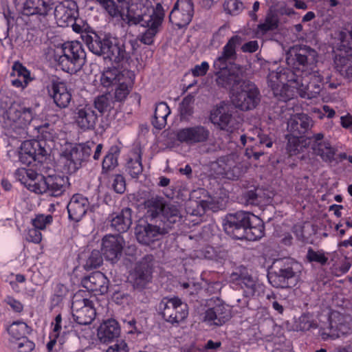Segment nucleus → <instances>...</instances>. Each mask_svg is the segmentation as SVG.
<instances>
[{
	"mask_svg": "<svg viewBox=\"0 0 352 352\" xmlns=\"http://www.w3.org/2000/svg\"><path fill=\"white\" fill-rule=\"evenodd\" d=\"M147 221L138 224L135 227V236L138 241L144 245H150L159 239L160 236L168 233V228L162 226L161 223L157 224V221Z\"/></svg>",
	"mask_w": 352,
	"mask_h": 352,
	"instance_id": "obj_19",
	"label": "nucleus"
},
{
	"mask_svg": "<svg viewBox=\"0 0 352 352\" xmlns=\"http://www.w3.org/2000/svg\"><path fill=\"white\" fill-rule=\"evenodd\" d=\"M278 24L279 19L277 14L270 10L265 16L264 22L258 25L257 33L264 35L268 32L276 30Z\"/></svg>",
	"mask_w": 352,
	"mask_h": 352,
	"instance_id": "obj_42",
	"label": "nucleus"
},
{
	"mask_svg": "<svg viewBox=\"0 0 352 352\" xmlns=\"http://www.w3.org/2000/svg\"><path fill=\"white\" fill-rule=\"evenodd\" d=\"M132 87L118 85L115 90V99L118 102H122L126 99Z\"/></svg>",
	"mask_w": 352,
	"mask_h": 352,
	"instance_id": "obj_59",
	"label": "nucleus"
},
{
	"mask_svg": "<svg viewBox=\"0 0 352 352\" xmlns=\"http://www.w3.org/2000/svg\"><path fill=\"white\" fill-rule=\"evenodd\" d=\"M307 258L309 262H316L321 265H324L328 261V258L321 251H314L311 248L308 249Z\"/></svg>",
	"mask_w": 352,
	"mask_h": 352,
	"instance_id": "obj_55",
	"label": "nucleus"
},
{
	"mask_svg": "<svg viewBox=\"0 0 352 352\" xmlns=\"http://www.w3.org/2000/svg\"><path fill=\"white\" fill-rule=\"evenodd\" d=\"M314 125L312 119L305 113L294 115L287 122V130L295 138H302Z\"/></svg>",
	"mask_w": 352,
	"mask_h": 352,
	"instance_id": "obj_29",
	"label": "nucleus"
},
{
	"mask_svg": "<svg viewBox=\"0 0 352 352\" xmlns=\"http://www.w3.org/2000/svg\"><path fill=\"white\" fill-rule=\"evenodd\" d=\"M242 42L243 38L240 36H232L213 64L217 76L216 84L220 87L230 89L232 94L239 89L243 82L247 80L243 76V67L234 63L237 58L236 49Z\"/></svg>",
	"mask_w": 352,
	"mask_h": 352,
	"instance_id": "obj_1",
	"label": "nucleus"
},
{
	"mask_svg": "<svg viewBox=\"0 0 352 352\" xmlns=\"http://www.w3.org/2000/svg\"><path fill=\"white\" fill-rule=\"evenodd\" d=\"M94 104V107L101 113L109 111L113 108V101L109 93L97 96Z\"/></svg>",
	"mask_w": 352,
	"mask_h": 352,
	"instance_id": "obj_46",
	"label": "nucleus"
},
{
	"mask_svg": "<svg viewBox=\"0 0 352 352\" xmlns=\"http://www.w3.org/2000/svg\"><path fill=\"white\" fill-rule=\"evenodd\" d=\"M243 239L256 241L261 239L265 234V226L262 220L256 217V220H251V226L247 228Z\"/></svg>",
	"mask_w": 352,
	"mask_h": 352,
	"instance_id": "obj_41",
	"label": "nucleus"
},
{
	"mask_svg": "<svg viewBox=\"0 0 352 352\" xmlns=\"http://www.w3.org/2000/svg\"><path fill=\"white\" fill-rule=\"evenodd\" d=\"M234 109L231 104L221 101L212 107L209 120L221 130L232 132L236 127L237 121L233 116Z\"/></svg>",
	"mask_w": 352,
	"mask_h": 352,
	"instance_id": "obj_15",
	"label": "nucleus"
},
{
	"mask_svg": "<svg viewBox=\"0 0 352 352\" xmlns=\"http://www.w3.org/2000/svg\"><path fill=\"white\" fill-rule=\"evenodd\" d=\"M202 322L212 328L223 326L232 318V311L228 305L219 298H211L203 313Z\"/></svg>",
	"mask_w": 352,
	"mask_h": 352,
	"instance_id": "obj_11",
	"label": "nucleus"
},
{
	"mask_svg": "<svg viewBox=\"0 0 352 352\" xmlns=\"http://www.w3.org/2000/svg\"><path fill=\"white\" fill-rule=\"evenodd\" d=\"M82 41L93 54L116 63H128L131 58L133 47L120 41L117 38L95 32H85Z\"/></svg>",
	"mask_w": 352,
	"mask_h": 352,
	"instance_id": "obj_2",
	"label": "nucleus"
},
{
	"mask_svg": "<svg viewBox=\"0 0 352 352\" xmlns=\"http://www.w3.org/2000/svg\"><path fill=\"white\" fill-rule=\"evenodd\" d=\"M53 8L51 0H25L21 13L30 17L32 28L43 30L47 26V16Z\"/></svg>",
	"mask_w": 352,
	"mask_h": 352,
	"instance_id": "obj_7",
	"label": "nucleus"
},
{
	"mask_svg": "<svg viewBox=\"0 0 352 352\" xmlns=\"http://www.w3.org/2000/svg\"><path fill=\"white\" fill-rule=\"evenodd\" d=\"M153 261V255L146 254L136 264L131 274V282L135 289L142 290L151 281Z\"/></svg>",
	"mask_w": 352,
	"mask_h": 352,
	"instance_id": "obj_17",
	"label": "nucleus"
},
{
	"mask_svg": "<svg viewBox=\"0 0 352 352\" xmlns=\"http://www.w3.org/2000/svg\"><path fill=\"white\" fill-rule=\"evenodd\" d=\"M107 352H129V347L124 340H120L109 346Z\"/></svg>",
	"mask_w": 352,
	"mask_h": 352,
	"instance_id": "obj_64",
	"label": "nucleus"
},
{
	"mask_svg": "<svg viewBox=\"0 0 352 352\" xmlns=\"http://www.w3.org/2000/svg\"><path fill=\"white\" fill-rule=\"evenodd\" d=\"M256 216L243 210L228 214L224 219L223 229L227 234L236 239H243L245 230L251 226V220Z\"/></svg>",
	"mask_w": 352,
	"mask_h": 352,
	"instance_id": "obj_13",
	"label": "nucleus"
},
{
	"mask_svg": "<svg viewBox=\"0 0 352 352\" xmlns=\"http://www.w3.org/2000/svg\"><path fill=\"white\" fill-rule=\"evenodd\" d=\"M50 96L53 98L56 105L60 109L66 108L72 101V94L66 84L58 80H52L47 87Z\"/></svg>",
	"mask_w": 352,
	"mask_h": 352,
	"instance_id": "obj_28",
	"label": "nucleus"
},
{
	"mask_svg": "<svg viewBox=\"0 0 352 352\" xmlns=\"http://www.w3.org/2000/svg\"><path fill=\"white\" fill-rule=\"evenodd\" d=\"M82 286L87 289L104 294L108 292L109 280L101 272H95L82 280Z\"/></svg>",
	"mask_w": 352,
	"mask_h": 352,
	"instance_id": "obj_32",
	"label": "nucleus"
},
{
	"mask_svg": "<svg viewBox=\"0 0 352 352\" xmlns=\"http://www.w3.org/2000/svg\"><path fill=\"white\" fill-rule=\"evenodd\" d=\"M112 19H122L129 26L143 20L148 0H95Z\"/></svg>",
	"mask_w": 352,
	"mask_h": 352,
	"instance_id": "obj_3",
	"label": "nucleus"
},
{
	"mask_svg": "<svg viewBox=\"0 0 352 352\" xmlns=\"http://www.w3.org/2000/svg\"><path fill=\"white\" fill-rule=\"evenodd\" d=\"M231 101L236 108L241 111L252 110L261 102L260 91L254 83L247 80L239 89L233 92Z\"/></svg>",
	"mask_w": 352,
	"mask_h": 352,
	"instance_id": "obj_8",
	"label": "nucleus"
},
{
	"mask_svg": "<svg viewBox=\"0 0 352 352\" xmlns=\"http://www.w3.org/2000/svg\"><path fill=\"white\" fill-rule=\"evenodd\" d=\"M55 60L62 70L75 74L80 71L86 62V52L78 41H69L62 44L60 54Z\"/></svg>",
	"mask_w": 352,
	"mask_h": 352,
	"instance_id": "obj_6",
	"label": "nucleus"
},
{
	"mask_svg": "<svg viewBox=\"0 0 352 352\" xmlns=\"http://www.w3.org/2000/svg\"><path fill=\"white\" fill-rule=\"evenodd\" d=\"M230 278L232 281L238 283L242 287H244L245 288V291L248 295H254L257 287L259 286L256 280L248 272V269L243 266L237 267L235 271L230 274Z\"/></svg>",
	"mask_w": 352,
	"mask_h": 352,
	"instance_id": "obj_31",
	"label": "nucleus"
},
{
	"mask_svg": "<svg viewBox=\"0 0 352 352\" xmlns=\"http://www.w3.org/2000/svg\"><path fill=\"white\" fill-rule=\"evenodd\" d=\"M10 18L5 12L0 14V41L8 36Z\"/></svg>",
	"mask_w": 352,
	"mask_h": 352,
	"instance_id": "obj_56",
	"label": "nucleus"
},
{
	"mask_svg": "<svg viewBox=\"0 0 352 352\" xmlns=\"http://www.w3.org/2000/svg\"><path fill=\"white\" fill-rule=\"evenodd\" d=\"M212 204L207 200L190 201L187 207V212L194 216H202L206 210L211 209Z\"/></svg>",
	"mask_w": 352,
	"mask_h": 352,
	"instance_id": "obj_43",
	"label": "nucleus"
},
{
	"mask_svg": "<svg viewBox=\"0 0 352 352\" xmlns=\"http://www.w3.org/2000/svg\"><path fill=\"white\" fill-rule=\"evenodd\" d=\"M267 275L270 283L276 288L287 289L296 286L300 278V265L291 259L277 260Z\"/></svg>",
	"mask_w": 352,
	"mask_h": 352,
	"instance_id": "obj_5",
	"label": "nucleus"
},
{
	"mask_svg": "<svg viewBox=\"0 0 352 352\" xmlns=\"http://www.w3.org/2000/svg\"><path fill=\"white\" fill-rule=\"evenodd\" d=\"M111 228L119 233L126 232L132 224V210L124 208L119 212H113L109 217Z\"/></svg>",
	"mask_w": 352,
	"mask_h": 352,
	"instance_id": "obj_33",
	"label": "nucleus"
},
{
	"mask_svg": "<svg viewBox=\"0 0 352 352\" xmlns=\"http://www.w3.org/2000/svg\"><path fill=\"white\" fill-rule=\"evenodd\" d=\"M12 71L10 76L23 78L25 81V85H27L29 81L32 80L30 78V72L19 62H15L12 65Z\"/></svg>",
	"mask_w": 352,
	"mask_h": 352,
	"instance_id": "obj_50",
	"label": "nucleus"
},
{
	"mask_svg": "<svg viewBox=\"0 0 352 352\" xmlns=\"http://www.w3.org/2000/svg\"><path fill=\"white\" fill-rule=\"evenodd\" d=\"M120 335V327L115 319H109L104 321L98 329V337L102 343H109L114 341Z\"/></svg>",
	"mask_w": 352,
	"mask_h": 352,
	"instance_id": "obj_35",
	"label": "nucleus"
},
{
	"mask_svg": "<svg viewBox=\"0 0 352 352\" xmlns=\"http://www.w3.org/2000/svg\"><path fill=\"white\" fill-rule=\"evenodd\" d=\"M33 119L31 108H21L18 104L11 105L8 109L0 107V126L6 135L12 138H25L26 127Z\"/></svg>",
	"mask_w": 352,
	"mask_h": 352,
	"instance_id": "obj_4",
	"label": "nucleus"
},
{
	"mask_svg": "<svg viewBox=\"0 0 352 352\" xmlns=\"http://www.w3.org/2000/svg\"><path fill=\"white\" fill-rule=\"evenodd\" d=\"M147 8L145 6V11L143 15V20L140 24L143 27H146V30L142 34L140 41L145 45H151L153 43V38L158 32V28L161 25L164 17V12L162 6L157 3L153 14L149 16V19L145 20ZM139 25V23L138 24Z\"/></svg>",
	"mask_w": 352,
	"mask_h": 352,
	"instance_id": "obj_20",
	"label": "nucleus"
},
{
	"mask_svg": "<svg viewBox=\"0 0 352 352\" xmlns=\"http://www.w3.org/2000/svg\"><path fill=\"white\" fill-rule=\"evenodd\" d=\"M53 217L51 214L45 215L43 214H38L32 219V225L33 227L43 230H45L47 225L52 223Z\"/></svg>",
	"mask_w": 352,
	"mask_h": 352,
	"instance_id": "obj_53",
	"label": "nucleus"
},
{
	"mask_svg": "<svg viewBox=\"0 0 352 352\" xmlns=\"http://www.w3.org/2000/svg\"><path fill=\"white\" fill-rule=\"evenodd\" d=\"M195 96L192 94L184 97L179 104V112L182 119L188 120L194 112Z\"/></svg>",
	"mask_w": 352,
	"mask_h": 352,
	"instance_id": "obj_45",
	"label": "nucleus"
},
{
	"mask_svg": "<svg viewBox=\"0 0 352 352\" xmlns=\"http://www.w3.org/2000/svg\"><path fill=\"white\" fill-rule=\"evenodd\" d=\"M68 184V177L59 175L41 177L38 182L30 184L32 190L37 194H47L50 197H60L66 190Z\"/></svg>",
	"mask_w": 352,
	"mask_h": 352,
	"instance_id": "obj_14",
	"label": "nucleus"
},
{
	"mask_svg": "<svg viewBox=\"0 0 352 352\" xmlns=\"http://www.w3.org/2000/svg\"><path fill=\"white\" fill-rule=\"evenodd\" d=\"M316 327L317 324L314 322L312 316L309 314H304L299 318L297 324V329L298 330L305 331Z\"/></svg>",
	"mask_w": 352,
	"mask_h": 352,
	"instance_id": "obj_54",
	"label": "nucleus"
},
{
	"mask_svg": "<svg viewBox=\"0 0 352 352\" xmlns=\"http://www.w3.org/2000/svg\"><path fill=\"white\" fill-rule=\"evenodd\" d=\"M48 150L43 141L38 140L24 141L21 146L20 161L28 165L33 162H43L48 155Z\"/></svg>",
	"mask_w": 352,
	"mask_h": 352,
	"instance_id": "obj_18",
	"label": "nucleus"
},
{
	"mask_svg": "<svg viewBox=\"0 0 352 352\" xmlns=\"http://www.w3.org/2000/svg\"><path fill=\"white\" fill-rule=\"evenodd\" d=\"M72 313L74 320L80 325L90 324L96 314L93 302L79 294L73 297Z\"/></svg>",
	"mask_w": 352,
	"mask_h": 352,
	"instance_id": "obj_16",
	"label": "nucleus"
},
{
	"mask_svg": "<svg viewBox=\"0 0 352 352\" xmlns=\"http://www.w3.org/2000/svg\"><path fill=\"white\" fill-rule=\"evenodd\" d=\"M135 74L129 69H118L117 75V85L132 87L134 83Z\"/></svg>",
	"mask_w": 352,
	"mask_h": 352,
	"instance_id": "obj_51",
	"label": "nucleus"
},
{
	"mask_svg": "<svg viewBox=\"0 0 352 352\" xmlns=\"http://www.w3.org/2000/svg\"><path fill=\"white\" fill-rule=\"evenodd\" d=\"M34 127L39 133L38 140L43 141L45 144L47 149L50 151L54 145V142L57 135L54 124L45 122L41 125L34 126Z\"/></svg>",
	"mask_w": 352,
	"mask_h": 352,
	"instance_id": "obj_38",
	"label": "nucleus"
},
{
	"mask_svg": "<svg viewBox=\"0 0 352 352\" xmlns=\"http://www.w3.org/2000/svg\"><path fill=\"white\" fill-rule=\"evenodd\" d=\"M4 302L7 305H8L11 307V309L15 312L20 313L23 309V305H22V303L12 296H7L4 299Z\"/></svg>",
	"mask_w": 352,
	"mask_h": 352,
	"instance_id": "obj_61",
	"label": "nucleus"
},
{
	"mask_svg": "<svg viewBox=\"0 0 352 352\" xmlns=\"http://www.w3.org/2000/svg\"><path fill=\"white\" fill-rule=\"evenodd\" d=\"M223 8L227 14L236 16L243 10L244 6L240 0H225Z\"/></svg>",
	"mask_w": 352,
	"mask_h": 352,
	"instance_id": "obj_52",
	"label": "nucleus"
},
{
	"mask_svg": "<svg viewBox=\"0 0 352 352\" xmlns=\"http://www.w3.org/2000/svg\"><path fill=\"white\" fill-rule=\"evenodd\" d=\"M296 70L289 69H280V81L286 85L288 82L294 83L295 87H298L302 85V76L300 74H296Z\"/></svg>",
	"mask_w": 352,
	"mask_h": 352,
	"instance_id": "obj_47",
	"label": "nucleus"
},
{
	"mask_svg": "<svg viewBox=\"0 0 352 352\" xmlns=\"http://www.w3.org/2000/svg\"><path fill=\"white\" fill-rule=\"evenodd\" d=\"M193 14L194 5L192 0H177L169 14V21L182 28L190 23Z\"/></svg>",
	"mask_w": 352,
	"mask_h": 352,
	"instance_id": "obj_21",
	"label": "nucleus"
},
{
	"mask_svg": "<svg viewBox=\"0 0 352 352\" xmlns=\"http://www.w3.org/2000/svg\"><path fill=\"white\" fill-rule=\"evenodd\" d=\"M166 202L162 197L155 196L144 201V206L146 210V219L149 221H157L160 218Z\"/></svg>",
	"mask_w": 352,
	"mask_h": 352,
	"instance_id": "obj_36",
	"label": "nucleus"
},
{
	"mask_svg": "<svg viewBox=\"0 0 352 352\" xmlns=\"http://www.w3.org/2000/svg\"><path fill=\"white\" fill-rule=\"evenodd\" d=\"M118 69L116 67L108 68L104 71L101 76L100 82L103 87H109L112 85H117V75Z\"/></svg>",
	"mask_w": 352,
	"mask_h": 352,
	"instance_id": "obj_49",
	"label": "nucleus"
},
{
	"mask_svg": "<svg viewBox=\"0 0 352 352\" xmlns=\"http://www.w3.org/2000/svg\"><path fill=\"white\" fill-rule=\"evenodd\" d=\"M113 190L118 194H122L126 190V182L124 177L120 175H116L111 184Z\"/></svg>",
	"mask_w": 352,
	"mask_h": 352,
	"instance_id": "obj_57",
	"label": "nucleus"
},
{
	"mask_svg": "<svg viewBox=\"0 0 352 352\" xmlns=\"http://www.w3.org/2000/svg\"><path fill=\"white\" fill-rule=\"evenodd\" d=\"M340 40L341 52L336 55L334 60L335 68L342 75L343 72H346V64H351L352 61V53H349L348 50H352V30L349 33L340 32L339 34Z\"/></svg>",
	"mask_w": 352,
	"mask_h": 352,
	"instance_id": "obj_26",
	"label": "nucleus"
},
{
	"mask_svg": "<svg viewBox=\"0 0 352 352\" xmlns=\"http://www.w3.org/2000/svg\"><path fill=\"white\" fill-rule=\"evenodd\" d=\"M9 334L19 340L21 338H27L26 335L30 334L31 328L23 322H14L8 329Z\"/></svg>",
	"mask_w": 352,
	"mask_h": 352,
	"instance_id": "obj_44",
	"label": "nucleus"
},
{
	"mask_svg": "<svg viewBox=\"0 0 352 352\" xmlns=\"http://www.w3.org/2000/svg\"><path fill=\"white\" fill-rule=\"evenodd\" d=\"M317 52L306 45H294L287 53V63L293 69L303 72L307 68L316 63Z\"/></svg>",
	"mask_w": 352,
	"mask_h": 352,
	"instance_id": "obj_12",
	"label": "nucleus"
},
{
	"mask_svg": "<svg viewBox=\"0 0 352 352\" xmlns=\"http://www.w3.org/2000/svg\"><path fill=\"white\" fill-rule=\"evenodd\" d=\"M102 254L98 250H92L86 258L85 269L89 270L100 267L103 261Z\"/></svg>",
	"mask_w": 352,
	"mask_h": 352,
	"instance_id": "obj_48",
	"label": "nucleus"
},
{
	"mask_svg": "<svg viewBox=\"0 0 352 352\" xmlns=\"http://www.w3.org/2000/svg\"><path fill=\"white\" fill-rule=\"evenodd\" d=\"M89 201L86 197L80 194L74 195L67 204L69 218L78 222L87 213Z\"/></svg>",
	"mask_w": 352,
	"mask_h": 352,
	"instance_id": "obj_30",
	"label": "nucleus"
},
{
	"mask_svg": "<svg viewBox=\"0 0 352 352\" xmlns=\"http://www.w3.org/2000/svg\"><path fill=\"white\" fill-rule=\"evenodd\" d=\"M142 155L143 151L140 144L135 145L129 154L126 170L132 178H138L143 172Z\"/></svg>",
	"mask_w": 352,
	"mask_h": 352,
	"instance_id": "obj_34",
	"label": "nucleus"
},
{
	"mask_svg": "<svg viewBox=\"0 0 352 352\" xmlns=\"http://www.w3.org/2000/svg\"><path fill=\"white\" fill-rule=\"evenodd\" d=\"M181 219L182 214L178 206L167 203L160 218V223H161L162 226L168 228V232L169 229L171 228V226L179 222Z\"/></svg>",
	"mask_w": 352,
	"mask_h": 352,
	"instance_id": "obj_37",
	"label": "nucleus"
},
{
	"mask_svg": "<svg viewBox=\"0 0 352 352\" xmlns=\"http://www.w3.org/2000/svg\"><path fill=\"white\" fill-rule=\"evenodd\" d=\"M208 69V63L206 61H204L200 65H196L191 71L194 76H203L207 73Z\"/></svg>",
	"mask_w": 352,
	"mask_h": 352,
	"instance_id": "obj_62",
	"label": "nucleus"
},
{
	"mask_svg": "<svg viewBox=\"0 0 352 352\" xmlns=\"http://www.w3.org/2000/svg\"><path fill=\"white\" fill-rule=\"evenodd\" d=\"M27 241L34 243H39L42 240L41 230L33 227L28 230L26 236Z\"/></svg>",
	"mask_w": 352,
	"mask_h": 352,
	"instance_id": "obj_60",
	"label": "nucleus"
},
{
	"mask_svg": "<svg viewBox=\"0 0 352 352\" xmlns=\"http://www.w3.org/2000/svg\"><path fill=\"white\" fill-rule=\"evenodd\" d=\"M94 146V142L78 144H69L62 153V157L66 160L65 166H67V172L75 173L83 162H87Z\"/></svg>",
	"mask_w": 352,
	"mask_h": 352,
	"instance_id": "obj_9",
	"label": "nucleus"
},
{
	"mask_svg": "<svg viewBox=\"0 0 352 352\" xmlns=\"http://www.w3.org/2000/svg\"><path fill=\"white\" fill-rule=\"evenodd\" d=\"M298 138H299L293 137L289 139L287 144V151L289 155H296L298 153L300 146Z\"/></svg>",
	"mask_w": 352,
	"mask_h": 352,
	"instance_id": "obj_63",
	"label": "nucleus"
},
{
	"mask_svg": "<svg viewBox=\"0 0 352 352\" xmlns=\"http://www.w3.org/2000/svg\"><path fill=\"white\" fill-rule=\"evenodd\" d=\"M170 113V110L166 102H161L157 104L152 120L153 126L157 129H163L166 124V118Z\"/></svg>",
	"mask_w": 352,
	"mask_h": 352,
	"instance_id": "obj_40",
	"label": "nucleus"
},
{
	"mask_svg": "<svg viewBox=\"0 0 352 352\" xmlns=\"http://www.w3.org/2000/svg\"><path fill=\"white\" fill-rule=\"evenodd\" d=\"M16 344L18 352H31L35 347L34 343L28 338H20Z\"/></svg>",
	"mask_w": 352,
	"mask_h": 352,
	"instance_id": "obj_58",
	"label": "nucleus"
},
{
	"mask_svg": "<svg viewBox=\"0 0 352 352\" xmlns=\"http://www.w3.org/2000/svg\"><path fill=\"white\" fill-rule=\"evenodd\" d=\"M329 325L327 327L320 328L319 330L320 336L323 340H335L352 333L349 322L343 316H338L337 319L329 318Z\"/></svg>",
	"mask_w": 352,
	"mask_h": 352,
	"instance_id": "obj_22",
	"label": "nucleus"
},
{
	"mask_svg": "<svg viewBox=\"0 0 352 352\" xmlns=\"http://www.w3.org/2000/svg\"><path fill=\"white\" fill-rule=\"evenodd\" d=\"M120 153V148L117 145H113L109 148L102 162V173H107L113 170L118 166V158Z\"/></svg>",
	"mask_w": 352,
	"mask_h": 352,
	"instance_id": "obj_39",
	"label": "nucleus"
},
{
	"mask_svg": "<svg viewBox=\"0 0 352 352\" xmlns=\"http://www.w3.org/2000/svg\"><path fill=\"white\" fill-rule=\"evenodd\" d=\"M76 125L83 131L94 129L98 121V116L89 104L79 105L74 113Z\"/></svg>",
	"mask_w": 352,
	"mask_h": 352,
	"instance_id": "obj_27",
	"label": "nucleus"
},
{
	"mask_svg": "<svg viewBox=\"0 0 352 352\" xmlns=\"http://www.w3.org/2000/svg\"><path fill=\"white\" fill-rule=\"evenodd\" d=\"M124 243L123 237L120 234L104 236L101 248L104 258L111 262L117 261L122 255Z\"/></svg>",
	"mask_w": 352,
	"mask_h": 352,
	"instance_id": "obj_25",
	"label": "nucleus"
},
{
	"mask_svg": "<svg viewBox=\"0 0 352 352\" xmlns=\"http://www.w3.org/2000/svg\"><path fill=\"white\" fill-rule=\"evenodd\" d=\"M308 139L314 153L320 156L324 162L332 163L336 160L334 157L336 153V149L331 146L328 140H324V134L322 133L314 134Z\"/></svg>",
	"mask_w": 352,
	"mask_h": 352,
	"instance_id": "obj_24",
	"label": "nucleus"
},
{
	"mask_svg": "<svg viewBox=\"0 0 352 352\" xmlns=\"http://www.w3.org/2000/svg\"><path fill=\"white\" fill-rule=\"evenodd\" d=\"M210 133V131L206 127L197 125L179 129L177 132L176 138L181 143L195 144L206 142Z\"/></svg>",
	"mask_w": 352,
	"mask_h": 352,
	"instance_id": "obj_23",
	"label": "nucleus"
},
{
	"mask_svg": "<svg viewBox=\"0 0 352 352\" xmlns=\"http://www.w3.org/2000/svg\"><path fill=\"white\" fill-rule=\"evenodd\" d=\"M158 310L164 320L172 324H178L188 315L187 304L177 296L163 298L159 303Z\"/></svg>",
	"mask_w": 352,
	"mask_h": 352,
	"instance_id": "obj_10",
	"label": "nucleus"
}]
</instances>
